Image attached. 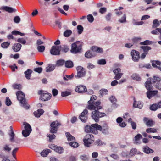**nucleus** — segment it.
<instances>
[{
	"label": "nucleus",
	"mask_w": 161,
	"mask_h": 161,
	"mask_svg": "<svg viewBox=\"0 0 161 161\" xmlns=\"http://www.w3.org/2000/svg\"><path fill=\"white\" fill-rule=\"evenodd\" d=\"M95 108L91 113V117L92 119L96 122H98L100 118L106 116V114L103 112H101L99 110L101 109L102 107L100 105V103L97 102L96 103Z\"/></svg>",
	"instance_id": "nucleus-1"
},
{
	"label": "nucleus",
	"mask_w": 161,
	"mask_h": 161,
	"mask_svg": "<svg viewBox=\"0 0 161 161\" xmlns=\"http://www.w3.org/2000/svg\"><path fill=\"white\" fill-rule=\"evenodd\" d=\"M82 45L79 41L76 42L72 43L71 46V52L73 54L80 53L82 49Z\"/></svg>",
	"instance_id": "nucleus-2"
},
{
	"label": "nucleus",
	"mask_w": 161,
	"mask_h": 161,
	"mask_svg": "<svg viewBox=\"0 0 161 161\" xmlns=\"http://www.w3.org/2000/svg\"><path fill=\"white\" fill-rule=\"evenodd\" d=\"M94 137L92 134H86L83 139V142L85 146L89 147L94 141Z\"/></svg>",
	"instance_id": "nucleus-3"
},
{
	"label": "nucleus",
	"mask_w": 161,
	"mask_h": 161,
	"mask_svg": "<svg viewBox=\"0 0 161 161\" xmlns=\"http://www.w3.org/2000/svg\"><path fill=\"white\" fill-rule=\"evenodd\" d=\"M97 99V97L95 95H93L91 97L90 100L88 101V105L86 108L89 110H92L93 109L95 108V105H96V103L97 102H99L100 104H101V102L100 101H97L96 102H94V101L96 100Z\"/></svg>",
	"instance_id": "nucleus-4"
},
{
	"label": "nucleus",
	"mask_w": 161,
	"mask_h": 161,
	"mask_svg": "<svg viewBox=\"0 0 161 161\" xmlns=\"http://www.w3.org/2000/svg\"><path fill=\"white\" fill-rule=\"evenodd\" d=\"M43 92L44 91L42 90H39L38 92V94L41 95L40 97L41 100L43 101L50 100L52 97L51 94L49 93L47 91L45 92Z\"/></svg>",
	"instance_id": "nucleus-5"
},
{
	"label": "nucleus",
	"mask_w": 161,
	"mask_h": 161,
	"mask_svg": "<svg viewBox=\"0 0 161 161\" xmlns=\"http://www.w3.org/2000/svg\"><path fill=\"white\" fill-rule=\"evenodd\" d=\"M76 69L77 71V74L75 76V78H80L85 76L86 71L85 69L82 67L80 66H78L76 67Z\"/></svg>",
	"instance_id": "nucleus-6"
},
{
	"label": "nucleus",
	"mask_w": 161,
	"mask_h": 161,
	"mask_svg": "<svg viewBox=\"0 0 161 161\" xmlns=\"http://www.w3.org/2000/svg\"><path fill=\"white\" fill-rule=\"evenodd\" d=\"M161 79L160 77L157 76H154L152 83L155 87L161 91V83L160 81Z\"/></svg>",
	"instance_id": "nucleus-7"
},
{
	"label": "nucleus",
	"mask_w": 161,
	"mask_h": 161,
	"mask_svg": "<svg viewBox=\"0 0 161 161\" xmlns=\"http://www.w3.org/2000/svg\"><path fill=\"white\" fill-rule=\"evenodd\" d=\"M17 97L20 103L24 106L26 104V99L25 98L24 94L21 91H19L16 93Z\"/></svg>",
	"instance_id": "nucleus-8"
},
{
	"label": "nucleus",
	"mask_w": 161,
	"mask_h": 161,
	"mask_svg": "<svg viewBox=\"0 0 161 161\" xmlns=\"http://www.w3.org/2000/svg\"><path fill=\"white\" fill-rule=\"evenodd\" d=\"M60 125L58 120L54 121L51 123L50 124L51 129L50 132L51 133H56L58 128V126Z\"/></svg>",
	"instance_id": "nucleus-9"
},
{
	"label": "nucleus",
	"mask_w": 161,
	"mask_h": 161,
	"mask_svg": "<svg viewBox=\"0 0 161 161\" xmlns=\"http://www.w3.org/2000/svg\"><path fill=\"white\" fill-rule=\"evenodd\" d=\"M88 110L86 109H84L81 113L80 115L79 116V118L83 122H85L88 119L87 114H88Z\"/></svg>",
	"instance_id": "nucleus-10"
},
{
	"label": "nucleus",
	"mask_w": 161,
	"mask_h": 161,
	"mask_svg": "<svg viewBox=\"0 0 161 161\" xmlns=\"http://www.w3.org/2000/svg\"><path fill=\"white\" fill-rule=\"evenodd\" d=\"M153 80V78H149L147 79V80L145 82V86L146 89L148 91L153 89V87L152 86V85H153L152 80Z\"/></svg>",
	"instance_id": "nucleus-11"
},
{
	"label": "nucleus",
	"mask_w": 161,
	"mask_h": 161,
	"mask_svg": "<svg viewBox=\"0 0 161 161\" xmlns=\"http://www.w3.org/2000/svg\"><path fill=\"white\" fill-rule=\"evenodd\" d=\"M132 59L134 61H138L140 57L139 52L135 50H132L131 53Z\"/></svg>",
	"instance_id": "nucleus-12"
},
{
	"label": "nucleus",
	"mask_w": 161,
	"mask_h": 161,
	"mask_svg": "<svg viewBox=\"0 0 161 161\" xmlns=\"http://www.w3.org/2000/svg\"><path fill=\"white\" fill-rule=\"evenodd\" d=\"M121 70L120 68H118L113 70V73L115 75L114 79L119 80L121 77L123 75V73L121 72Z\"/></svg>",
	"instance_id": "nucleus-13"
},
{
	"label": "nucleus",
	"mask_w": 161,
	"mask_h": 161,
	"mask_svg": "<svg viewBox=\"0 0 161 161\" xmlns=\"http://www.w3.org/2000/svg\"><path fill=\"white\" fill-rule=\"evenodd\" d=\"M50 52L51 54L53 55H58L60 54L59 47L58 46H52Z\"/></svg>",
	"instance_id": "nucleus-14"
},
{
	"label": "nucleus",
	"mask_w": 161,
	"mask_h": 161,
	"mask_svg": "<svg viewBox=\"0 0 161 161\" xmlns=\"http://www.w3.org/2000/svg\"><path fill=\"white\" fill-rule=\"evenodd\" d=\"M91 132L92 133H94L95 134H97L98 133V131L97 130H99V129H100L101 128V126L98 125L97 123L95 124H92L91 125Z\"/></svg>",
	"instance_id": "nucleus-15"
},
{
	"label": "nucleus",
	"mask_w": 161,
	"mask_h": 161,
	"mask_svg": "<svg viewBox=\"0 0 161 161\" xmlns=\"http://www.w3.org/2000/svg\"><path fill=\"white\" fill-rule=\"evenodd\" d=\"M75 91L78 93H83L87 91V88L84 86L80 85L77 86L75 89Z\"/></svg>",
	"instance_id": "nucleus-16"
},
{
	"label": "nucleus",
	"mask_w": 161,
	"mask_h": 161,
	"mask_svg": "<svg viewBox=\"0 0 161 161\" xmlns=\"http://www.w3.org/2000/svg\"><path fill=\"white\" fill-rule=\"evenodd\" d=\"M0 9L1 10H4L10 13L15 12L17 11V10L15 8L7 6H2L1 7Z\"/></svg>",
	"instance_id": "nucleus-17"
},
{
	"label": "nucleus",
	"mask_w": 161,
	"mask_h": 161,
	"mask_svg": "<svg viewBox=\"0 0 161 161\" xmlns=\"http://www.w3.org/2000/svg\"><path fill=\"white\" fill-rule=\"evenodd\" d=\"M158 93V91L157 90L154 91H148L147 92V97L149 99H151L152 97L156 95Z\"/></svg>",
	"instance_id": "nucleus-18"
},
{
	"label": "nucleus",
	"mask_w": 161,
	"mask_h": 161,
	"mask_svg": "<svg viewBox=\"0 0 161 161\" xmlns=\"http://www.w3.org/2000/svg\"><path fill=\"white\" fill-rule=\"evenodd\" d=\"M143 121L146 125L148 127H151L154 124V121L152 119H149L147 117H144L143 119Z\"/></svg>",
	"instance_id": "nucleus-19"
},
{
	"label": "nucleus",
	"mask_w": 161,
	"mask_h": 161,
	"mask_svg": "<svg viewBox=\"0 0 161 161\" xmlns=\"http://www.w3.org/2000/svg\"><path fill=\"white\" fill-rule=\"evenodd\" d=\"M142 136L140 134H138L134 137V140H133V142L134 144H139L141 143L140 139L142 138Z\"/></svg>",
	"instance_id": "nucleus-20"
},
{
	"label": "nucleus",
	"mask_w": 161,
	"mask_h": 161,
	"mask_svg": "<svg viewBox=\"0 0 161 161\" xmlns=\"http://www.w3.org/2000/svg\"><path fill=\"white\" fill-rule=\"evenodd\" d=\"M22 45L19 43H15L12 47V49L15 52L19 51L21 48Z\"/></svg>",
	"instance_id": "nucleus-21"
},
{
	"label": "nucleus",
	"mask_w": 161,
	"mask_h": 161,
	"mask_svg": "<svg viewBox=\"0 0 161 161\" xmlns=\"http://www.w3.org/2000/svg\"><path fill=\"white\" fill-rule=\"evenodd\" d=\"M101 128L100 129H99V130L102 131L103 133L105 134L108 133V127L107 124H104L102 126H101Z\"/></svg>",
	"instance_id": "nucleus-22"
},
{
	"label": "nucleus",
	"mask_w": 161,
	"mask_h": 161,
	"mask_svg": "<svg viewBox=\"0 0 161 161\" xmlns=\"http://www.w3.org/2000/svg\"><path fill=\"white\" fill-rule=\"evenodd\" d=\"M152 65L153 67L158 68L161 71V62L159 61H155L153 62Z\"/></svg>",
	"instance_id": "nucleus-23"
},
{
	"label": "nucleus",
	"mask_w": 161,
	"mask_h": 161,
	"mask_svg": "<svg viewBox=\"0 0 161 161\" xmlns=\"http://www.w3.org/2000/svg\"><path fill=\"white\" fill-rule=\"evenodd\" d=\"M91 51L97 53H102L103 52L102 48L98 47L96 46H93L91 48Z\"/></svg>",
	"instance_id": "nucleus-24"
},
{
	"label": "nucleus",
	"mask_w": 161,
	"mask_h": 161,
	"mask_svg": "<svg viewBox=\"0 0 161 161\" xmlns=\"http://www.w3.org/2000/svg\"><path fill=\"white\" fill-rule=\"evenodd\" d=\"M56 65L51 64H49L46 68L47 72H50L53 71L55 68Z\"/></svg>",
	"instance_id": "nucleus-25"
},
{
	"label": "nucleus",
	"mask_w": 161,
	"mask_h": 161,
	"mask_svg": "<svg viewBox=\"0 0 161 161\" xmlns=\"http://www.w3.org/2000/svg\"><path fill=\"white\" fill-rule=\"evenodd\" d=\"M91 50H88L86 52L85 54V56L86 58H91L95 56V55L93 54Z\"/></svg>",
	"instance_id": "nucleus-26"
},
{
	"label": "nucleus",
	"mask_w": 161,
	"mask_h": 161,
	"mask_svg": "<svg viewBox=\"0 0 161 161\" xmlns=\"http://www.w3.org/2000/svg\"><path fill=\"white\" fill-rule=\"evenodd\" d=\"M44 112V111L42 109L37 110L34 112V114L36 117H39Z\"/></svg>",
	"instance_id": "nucleus-27"
},
{
	"label": "nucleus",
	"mask_w": 161,
	"mask_h": 161,
	"mask_svg": "<svg viewBox=\"0 0 161 161\" xmlns=\"http://www.w3.org/2000/svg\"><path fill=\"white\" fill-rule=\"evenodd\" d=\"M142 106L143 104L141 101H138V102H137L135 100L134 101L133 104V106L134 107L141 109L142 108Z\"/></svg>",
	"instance_id": "nucleus-28"
},
{
	"label": "nucleus",
	"mask_w": 161,
	"mask_h": 161,
	"mask_svg": "<svg viewBox=\"0 0 161 161\" xmlns=\"http://www.w3.org/2000/svg\"><path fill=\"white\" fill-rule=\"evenodd\" d=\"M65 67L67 68H70L74 66V64L72 61L69 60L65 61Z\"/></svg>",
	"instance_id": "nucleus-29"
},
{
	"label": "nucleus",
	"mask_w": 161,
	"mask_h": 161,
	"mask_svg": "<svg viewBox=\"0 0 161 161\" xmlns=\"http://www.w3.org/2000/svg\"><path fill=\"white\" fill-rule=\"evenodd\" d=\"M32 71L31 69H28L26 71H25L24 74L25 75V77L27 79H30V77L31 76V73Z\"/></svg>",
	"instance_id": "nucleus-30"
},
{
	"label": "nucleus",
	"mask_w": 161,
	"mask_h": 161,
	"mask_svg": "<svg viewBox=\"0 0 161 161\" xmlns=\"http://www.w3.org/2000/svg\"><path fill=\"white\" fill-rule=\"evenodd\" d=\"M143 50L144 53L147 54L148 53V51L151 49V48L149 46H142L140 47Z\"/></svg>",
	"instance_id": "nucleus-31"
},
{
	"label": "nucleus",
	"mask_w": 161,
	"mask_h": 161,
	"mask_svg": "<svg viewBox=\"0 0 161 161\" xmlns=\"http://www.w3.org/2000/svg\"><path fill=\"white\" fill-rule=\"evenodd\" d=\"M144 152L147 154L153 153L154 152L153 150L147 146H146L143 148Z\"/></svg>",
	"instance_id": "nucleus-32"
},
{
	"label": "nucleus",
	"mask_w": 161,
	"mask_h": 161,
	"mask_svg": "<svg viewBox=\"0 0 161 161\" xmlns=\"http://www.w3.org/2000/svg\"><path fill=\"white\" fill-rule=\"evenodd\" d=\"M71 91L70 90L68 91H66L62 92L61 93V96L63 97H67L69 95H71Z\"/></svg>",
	"instance_id": "nucleus-33"
},
{
	"label": "nucleus",
	"mask_w": 161,
	"mask_h": 161,
	"mask_svg": "<svg viewBox=\"0 0 161 161\" xmlns=\"http://www.w3.org/2000/svg\"><path fill=\"white\" fill-rule=\"evenodd\" d=\"M51 152V150L49 149H46L42 151L41 155L42 156L46 157L48 153Z\"/></svg>",
	"instance_id": "nucleus-34"
},
{
	"label": "nucleus",
	"mask_w": 161,
	"mask_h": 161,
	"mask_svg": "<svg viewBox=\"0 0 161 161\" xmlns=\"http://www.w3.org/2000/svg\"><path fill=\"white\" fill-rule=\"evenodd\" d=\"M65 135L68 141H75V138L72 136L69 132H66Z\"/></svg>",
	"instance_id": "nucleus-35"
},
{
	"label": "nucleus",
	"mask_w": 161,
	"mask_h": 161,
	"mask_svg": "<svg viewBox=\"0 0 161 161\" xmlns=\"http://www.w3.org/2000/svg\"><path fill=\"white\" fill-rule=\"evenodd\" d=\"M65 61L64 59H59L56 62V66L57 67L62 66L65 64Z\"/></svg>",
	"instance_id": "nucleus-36"
},
{
	"label": "nucleus",
	"mask_w": 161,
	"mask_h": 161,
	"mask_svg": "<svg viewBox=\"0 0 161 161\" xmlns=\"http://www.w3.org/2000/svg\"><path fill=\"white\" fill-rule=\"evenodd\" d=\"M131 77L133 80L137 81H140L141 79L139 75L136 73L133 74L131 76Z\"/></svg>",
	"instance_id": "nucleus-37"
},
{
	"label": "nucleus",
	"mask_w": 161,
	"mask_h": 161,
	"mask_svg": "<svg viewBox=\"0 0 161 161\" xmlns=\"http://www.w3.org/2000/svg\"><path fill=\"white\" fill-rule=\"evenodd\" d=\"M54 151L59 154H61L63 153L64 149L61 147L57 146Z\"/></svg>",
	"instance_id": "nucleus-38"
},
{
	"label": "nucleus",
	"mask_w": 161,
	"mask_h": 161,
	"mask_svg": "<svg viewBox=\"0 0 161 161\" xmlns=\"http://www.w3.org/2000/svg\"><path fill=\"white\" fill-rule=\"evenodd\" d=\"M108 92V90L105 89H102L99 91V94L102 96L107 94Z\"/></svg>",
	"instance_id": "nucleus-39"
},
{
	"label": "nucleus",
	"mask_w": 161,
	"mask_h": 161,
	"mask_svg": "<svg viewBox=\"0 0 161 161\" xmlns=\"http://www.w3.org/2000/svg\"><path fill=\"white\" fill-rule=\"evenodd\" d=\"M72 33V31L70 30H67L64 33V36L65 37L69 36Z\"/></svg>",
	"instance_id": "nucleus-40"
},
{
	"label": "nucleus",
	"mask_w": 161,
	"mask_h": 161,
	"mask_svg": "<svg viewBox=\"0 0 161 161\" xmlns=\"http://www.w3.org/2000/svg\"><path fill=\"white\" fill-rule=\"evenodd\" d=\"M160 33L161 36V28H157L155 30L152 31L151 33L153 35H158V32Z\"/></svg>",
	"instance_id": "nucleus-41"
},
{
	"label": "nucleus",
	"mask_w": 161,
	"mask_h": 161,
	"mask_svg": "<svg viewBox=\"0 0 161 161\" xmlns=\"http://www.w3.org/2000/svg\"><path fill=\"white\" fill-rule=\"evenodd\" d=\"M10 42H4L1 44V46L3 48H7L10 45Z\"/></svg>",
	"instance_id": "nucleus-42"
},
{
	"label": "nucleus",
	"mask_w": 161,
	"mask_h": 161,
	"mask_svg": "<svg viewBox=\"0 0 161 161\" xmlns=\"http://www.w3.org/2000/svg\"><path fill=\"white\" fill-rule=\"evenodd\" d=\"M11 34L12 35H20L21 36H24L25 35V34L24 33H21L20 32V31H16V30H14L13 31L11 32Z\"/></svg>",
	"instance_id": "nucleus-43"
},
{
	"label": "nucleus",
	"mask_w": 161,
	"mask_h": 161,
	"mask_svg": "<svg viewBox=\"0 0 161 161\" xmlns=\"http://www.w3.org/2000/svg\"><path fill=\"white\" fill-rule=\"evenodd\" d=\"M24 125H25V130H30V131H31V128L30 124L27 123H24Z\"/></svg>",
	"instance_id": "nucleus-44"
},
{
	"label": "nucleus",
	"mask_w": 161,
	"mask_h": 161,
	"mask_svg": "<svg viewBox=\"0 0 161 161\" xmlns=\"http://www.w3.org/2000/svg\"><path fill=\"white\" fill-rule=\"evenodd\" d=\"M158 108L157 103L153 104L150 107V109L152 111H155Z\"/></svg>",
	"instance_id": "nucleus-45"
},
{
	"label": "nucleus",
	"mask_w": 161,
	"mask_h": 161,
	"mask_svg": "<svg viewBox=\"0 0 161 161\" xmlns=\"http://www.w3.org/2000/svg\"><path fill=\"white\" fill-rule=\"evenodd\" d=\"M146 131L148 133H156L157 132V130L155 128H150L147 129Z\"/></svg>",
	"instance_id": "nucleus-46"
},
{
	"label": "nucleus",
	"mask_w": 161,
	"mask_h": 161,
	"mask_svg": "<svg viewBox=\"0 0 161 161\" xmlns=\"http://www.w3.org/2000/svg\"><path fill=\"white\" fill-rule=\"evenodd\" d=\"M77 32L78 34H81L83 31V27L81 25H78L77 26Z\"/></svg>",
	"instance_id": "nucleus-47"
},
{
	"label": "nucleus",
	"mask_w": 161,
	"mask_h": 161,
	"mask_svg": "<svg viewBox=\"0 0 161 161\" xmlns=\"http://www.w3.org/2000/svg\"><path fill=\"white\" fill-rule=\"evenodd\" d=\"M152 44V42L148 40H147L140 43V44L142 45H147Z\"/></svg>",
	"instance_id": "nucleus-48"
},
{
	"label": "nucleus",
	"mask_w": 161,
	"mask_h": 161,
	"mask_svg": "<svg viewBox=\"0 0 161 161\" xmlns=\"http://www.w3.org/2000/svg\"><path fill=\"white\" fill-rule=\"evenodd\" d=\"M37 49L40 52H43L45 49V47L43 45H40L38 46Z\"/></svg>",
	"instance_id": "nucleus-49"
},
{
	"label": "nucleus",
	"mask_w": 161,
	"mask_h": 161,
	"mask_svg": "<svg viewBox=\"0 0 161 161\" xmlns=\"http://www.w3.org/2000/svg\"><path fill=\"white\" fill-rule=\"evenodd\" d=\"M10 139V140L11 142H13L14 140V136H15V134L13 130V129L11 130V133L9 134Z\"/></svg>",
	"instance_id": "nucleus-50"
},
{
	"label": "nucleus",
	"mask_w": 161,
	"mask_h": 161,
	"mask_svg": "<svg viewBox=\"0 0 161 161\" xmlns=\"http://www.w3.org/2000/svg\"><path fill=\"white\" fill-rule=\"evenodd\" d=\"M73 76L74 75L73 74L69 75H66L65 77H63V79L65 81H68L69 80L72 79Z\"/></svg>",
	"instance_id": "nucleus-51"
},
{
	"label": "nucleus",
	"mask_w": 161,
	"mask_h": 161,
	"mask_svg": "<svg viewBox=\"0 0 161 161\" xmlns=\"http://www.w3.org/2000/svg\"><path fill=\"white\" fill-rule=\"evenodd\" d=\"M159 25V24L158 20L157 19H154L153 22V27L156 28Z\"/></svg>",
	"instance_id": "nucleus-52"
},
{
	"label": "nucleus",
	"mask_w": 161,
	"mask_h": 161,
	"mask_svg": "<svg viewBox=\"0 0 161 161\" xmlns=\"http://www.w3.org/2000/svg\"><path fill=\"white\" fill-rule=\"evenodd\" d=\"M3 150L5 151L9 152L11 150V148L9 147V145L5 144L3 147Z\"/></svg>",
	"instance_id": "nucleus-53"
},
{
	"label": "nucleus",
	"mask_w": 161,
	"mask_h": 161,
	"mask_svg": "<svg viewBox=\"0 0 161 161\" xmlns=\"http://www.w3.org/2000/svg\"><path fill=\"white\" fill-rule=\"evenodd\" d=\"M69 144L71 147L74 148H76L79 146L78 143L75 142H69Z\"/></svg>",
	"instance_id": "nucleus-54"
},
{
	"label": "nucleus",
	"mask_w": 161,
	"mask_h": 161,
	"mask_svg": "<svg viewBox=\"0 0 161 161\" xmlns=\"http://www.w3.org/2000/svg\"><path fill=\"white\" fill-rule=\"evenodd\" d=\"M31 132L30 130H23L22 131V134L24 137H26L29 135Z\"/></svg>",
	"instance_id": "nucleus-55"
},
{
	"label": "nucleus",
	"mask_w": 161,
	"mask_h": 161,
	"mask_svg": "<svg viewBox=\"0 0 161 161\" xmlns=\"http://www.w3.org/2000/svg\"><path fill=\"white\" fill-rule=\"evenodd\" d=\"M17 41L18 42L20 43L23 45L25 44L26 42V41L25 40V39L23 38H18L17 40Z\"/></svg>",
	"instance_id": "nucleus-56"
},
{
	"label": "nucleus",
	"mask_w": 161,
	"mask_h": 161,
	"mask_svg": "<svg viewBox=\"0 0 161 161\" xmlns=\"http://www.w3.org/2000/svg\"><path fill=\"white\" fill-rule=\"evenodd\" d=\"M87 19L89 22L91 23L93 22L94 20V18L91 14H89L87 16Z\"/></svg>",
	"instance_id": "nucleus-57"
},
{
	"label": "nucleus",
	"mask_w": 161,
	"mask_h": 161,
	"mask_svg": "<svg viewBox=\"0 0 161 161\" xmlns=\"http://www.w3.org/2000/svg\"><path fill=\"white\" fill-rule=\"evenodd\" d=\"M6 99V104L8 106L10 105L12 103V102L9 97H7Z\"/></svg>",
	"instance_id": "nucleus-58"
},
{
	"label": "nucleus",
	"mask_w": 161,
	"mask_h": 161,
	"mask_svg": "<svg viewBox=\"0 0 161 161\" xmlns=\"http://www.w3.org/2000/svg\"><path fill=\"white\" fill-rule=\"evenodd\" d=\"M106 63V62L105 59H100L98 61V64L100 65H104Z\"/></svg>",
	"instance_id": "nucleus-59"
},
{
	"label": "nucleus",
	"mask_w": 161,
	"mask_h": 161,
	"mask_svg": "<svg viewBox=\"0 0 161 161\" xmlns=\"http://www.w3.org/2000/svg\"><path fill=\"white\" fill-rule=\"evenodd\" d=\"M47 136L49 138L50 142H51L52 140L55 139L56 137L55 135L54 134H48Z\"/></svg>",
	"instance_id": "nucleus-60"
},
{
	"label": "nucleus",
	"mask_w": 161,
	"mask_h": 161,
	"mask_svg": "<svg viewBox=\"0 0 161 161\" xmlns=\"http://www.w3.org/2000/svg\"><path fill=\"white\" fill-rule=\"evenodd\" d=\"M19 149L18 148H14L12 152V155L13 157L15 159H16L15 154Z\"/></svg>",
	"instance_id": "nucleus-61"
},
{
	"label": "nucleus",
	"mask_w": 161,
	"mask_h": 161,
	"mask_svg": "<svg viewBox=\"0 0 161 161\" xmlns=\"http://www.w3.org/2000/svg\"><path fill=\"white\" fill-rule=\"evenodd\" d=\"M13 87L14 89L20 90L21 89V85L19 84H16L13 85Z\"/></svg>",
	"instance_id": "nucleus-62"
},
{
	"label": "nucleus",
	"mask_w": 161,
	"mask_h": 161,
	"mask_svg": "<svg viewBox=\"0 0 161 161\" xmlns=\"http://www.w3.org/2000/svg\"><path fill=\"white\" fill-rule=\"evenodd\" d=\"M110 101L113 103H115L117 101V100L115 97L112 96L109 98Z\"/></svg>",
	"instance_id": "nucleus-63"
},
{
	"label": "nucleus",
	"mask_w": 161,
	"mask_h": 161,
	"mask_svg": "<svg viewBox=\"0 0 161 161\" xmlns=\"http://www.w3.org/2000/svg\"><path fill=\"white\" fill-rule=\"evenodd\" d=\"M14 21L17 23H18L20 22V19L18 16H15L14 19Z\"/></svg>",
	"instance_id": "nucleus-64"
}]
</instances>
